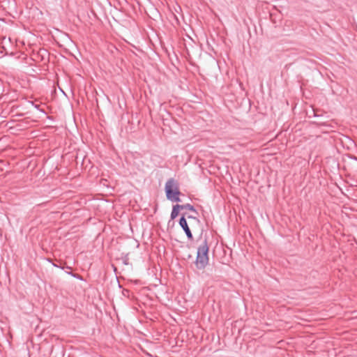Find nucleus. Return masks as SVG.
<instances>
[{
  "label": "nucleus",
  "mask_w": 357,
  "mask_h": 357,
  "mask_svg": "<svg viewBox=\"0 0 357 357\" xmlns=\"http://www.w3.org/2000/svg\"><path fill=\"white\" fill-rule=\"evenodd\" d=\"M208 241L204 238L203 243L198 247L197 257L195 259V266L198 269H204L208 263Z\"/></svg>",
  "instance_id": "obj_1"
},
{
  "label": "nucleus",
  "mask_w": 357,
  "mask_h": 357,
  "mask_svg": "<svg viewBox=\"0 0 357 357\" xmlns=\"http://www.w3.org/2000/svg\"><path fill=\"white\" fill-rule=\"evenodd\" d=\"M166 197L168 200L174 202H180L179 197L181 192L179 190V186L177 181L171 178L167 180L165 186Z\"/></svg>",
  "instance_id": "obj_2"
},
{
  "label": "nucleus",
  "mask_w": 357,
  "mask_h": 357,
  "mask_svg": "<svg viewBox=\"0 0 357 357\" xmlns=\"http://www.w3.org/2000/svg\"><path fill=\"white\" fill-rule=\"evenodd\" d=\"M178 224L184 231L185 234H186L188 239L192 241L193 239V236L191 230L188 225L185 214H182L181 217L180 218Z\"/></svg>",
  "instance_id": "obj_3"
},
{
  "label": "nucleus",
  "mask_w": 357,
  "mask_h": 357,
  "mask_svg": "<svg viewBox=\"0 0 357 357\" xmlns=\"http://www.w3.org/2000/svg\"><path fill=\"white\" fill-rule=\"evenodd\" d=\"M180 209V204H176L173 206L170 215L171 220H174L178 215Z\"/></svg>",
  "instance_id": "obj_4"
},
{
  "label": "nucleus",
  "mask_w": 357,
  "mask_h": 357,
  "mask_svg": "<svg viewBox=\"0 0 357 357\" xmlns=\"http://www.w3.org/2000/svg\"><path fill=\"white\" fill-rule=\"evenodd\" d=\"M181 206V209H188L190 211H192L195 213H197V210L195 209V208L191 205L190 204H182V205H180Z\"/></svg>",
  "instance_id": "obj_5"
},
{
  "label": "nucleus",
  "mask_w": 357,
  "mask_h": 357,
  "mask_svg": "<svg viewBox=\"0 0 357 357\" xmlns=\"http://www.w3.org/2000/svg\"><path fill=\"white\" fill-rule=\"evenodd\" d=\"M68 274L71 275L73 277H74L78 280H82L81 275H79V274L73 273L72 272L68 273Z\"/></svg>",
  "instance_id": "obj_6"
},
{
  "label": "nucleus",
  "mask_w": 357,
  "mask_h": 357,
  "mask_svg": "<svg viewBox=\"0 0 357 357\" xmlns=\"http://www.w3.org/2000/svg\"><path fill=\"white\" fill-rule=\"evenodd\" d=\"M31 105H32L35 108H36L37 109H39L41 112L45 113L44 109H40V108H39V107H40V105H36V104H34L33 102H31Z\"/></svg>",
  "instance_id": "obj_7"
},
{
  "label": "nucleus",
  "mask_w": 357,
  "mask_h": 357,
  "mask_svg": "<svg viewBox=\"0 0 357 357\" xmlns=\"http://www.w3.org/2000/svg\"><path fill=\"white\" fill-rule=\"evenodd\" d=\"M187 218H188V219H194V220H196L198 223H199V222H200V221H199V220L198 218H197L196 217L192 216V215H187Z\"/></svg>",
  "instance_id": "obj_8"
},
{
  "label": "nucleus",
  "mask_w": 357,
  "mask_h": 357,
  "mask_svg": "<svg viewBox=\"0 0 357 357\" xmlns=\"http://www.w3.org/2000/svg\"><path fill=\"white\" fill-rule=\"evenodd\" d=\"M53 266H56V267H59V266H57V265H56V264H53Z\"/></svg>",
  "instance_id": "obj_9"
}]
</instances>
